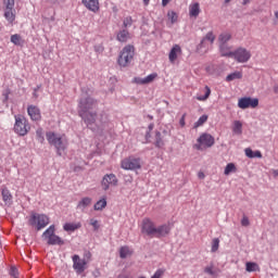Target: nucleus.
<instances>
[{
    "label": "nucleus",
    "instance_id": "obj_1",
    "mask_svg": "<svg viewBox=\"0 0 278 278\" xmlns=\"http://www.w3.org/2000/svg\"><path fill=\"white\" fill-rule=\"evenodd\" d=\"M170 224L155 226V223L149 217L143 218L141 222V233L149 238H166L170 233Z\"/></svg>",
    "mask_w": 278,
    "mask_h": 278
},
{
    "label": "nucleus",
    "instance_id": "obj_2",
    "mask_svg": "<svg viewBox=\"0 0 278 278\" xmlns=\"http://www.w3.org/2000/svg\"><path fill=\"white\" fill-rule=\"evenodd\" d=\"M46 138L52 147L56 149L58 155H62V151H66L67 142L64 135H58L54 131H48Z\"/></svg>",
    "mask_w": 278,
    "mask_h": 278
},
{
    "label": "nucleus",
    "instance_id": "obj_3",
    "mask_svg": "<svg viewBox=\"0 0 278 278\" xmlns=\"http://www.w3.org/2000/svg\"><path fill=\"white\" fill-rule=\"evenodd\" d=\"M28 225L30 227H35L37 231H40L41 229H45L47 225H49V216L45 214L31 213L28 218Z\"/></svg>",
    "mask_w": 278,
    "mask_h": 278
},
{
    "label": "nucleus",
    "instance_id": "obj_4",
    "mask_svg": "<svg viewBox=\"0 0 278 278\" xmlns=\"http://www.w3.org/2000/svg\"><path fill=\"white\" fill-rule=\"evenodd\" d=\"M135 48L131 45L125 46L119 53L117 59V64L127 67L128 64H131V60H134Z\"/></svg>",
    "mask_w": 278,
    "mask_h": 278
},
{
    "label": "nucleus",
    "instance_id": "obj_5",
    "mask_svg": "<svg viewBox=\"0 0 278 278\" xmlns=\"http://www.w3.org/2000/svg\"><path fill=\"white\" fill-rule=\"evenodd\" d=\"M31 127L29 126V122L23 115L15 116L14 131L18 136H27Z\"/></svg>",
    "mask_w": 278,
    "mask_h": 278
},
{
    "label": "nucleus",
    "instance_id": "obj_6",
    "mask_svg": "<svg viewBox=\"0 0 278 278\" xmlns=\"http://www.w3.org/2000/svg\"><path fill=\"white\" fill-rule=\"evenodd\" d=\"M14 0H3L4 18L10 25H13L14 21H16V10L14 9Z\"/></svg>",
    "mask_w": 278,
    "mask_h": 278
},
{
    "label": "nucleus",
    "instance_id": "obj_7",
    "mask_svg": "<svg viewBox=\"0 0 278 278\" xmlns=\"http://www.w3.org/2000/svg\"><path fill=\"white\" fill-rule=\"evenodd\" d=\"M197 142L198 143L194 144V149H197V151H203L205 149H210V148L214 147L215 139L210 134H202L198 138Z\"/></svg>",
    "mask_w": 278,
    "mask_h": 278
},
{
    "label": "nucleus",
    "instance_id": "obj_8",
    "mask_svg": "<svg viewBox=\"0 0 278 278\" xmlns=\"http://www.w3.org/2000/svg\"><path fill=\"white\" fill-rule=\"evenodd\" d=\"M42 238H45L46 240H48V244L50 245H62L64 244V240H62V238H60V236L55 235V226H50L43 233H42Z\"/></svg>",
    "mask_w": 278,
    "mask_h": 278
},
{
    "label": "nucleus",
    "instance_id": "obj_9",
    "mask_svg": "<svg viewBox=\"0 0 278 278\" xmlns=\"http://www.w3.org/2000/svg\"><path fill=\"white\" fill-rule=\"evenodd\" d=\"M121 167L124 170H138L142 168V165L139 157L129 156L122 160Z\"/></svg>",
    "mask_w": 278,
    "mask_h": 278
},
{
    "label": "nucleus",
    "instance_id": "obj_10",
    "mask_svg": "<svg viewBox=\"0 0 278 278\" xmlns=\"http://www.w3.org/2000/svg\"><path fill=\"white\" fill-rule=\"evenodd\" d=\"M232 58L239 64H247V62L251 60V51L247 50V48L240 47L232 52Z\"/></svg>",
    "mask_w": 278,
    "mask_h": 278
},
{
    "label": "nucleus",
    "instance_id": "obj_11",
    "mask_svg": "<svg viewBox=\"0 0 278 278\" xmlns=\"http://www.w3.org/2000/svg\"><path fill=\"white\" fill-rule=\"evenodd\" d=\"M258 105L260 99L257 98L243 97L238 100V108H240V110H249V108L255 110Z\"/></svg>",
    "mask_w": 278,
    "mask_h": 278
},
{
    "label": "nucleus",
    "instance_id": "obj_12",
    "mask_svg": "<svg viewBox=\"0 0 278 278\" xmlns=\"http://www.w3.org/2000/svg\"><path fill=\"white\" fill-rule=\"evenodd\" d=\"M118 186V178L114 174H105L101 180L102 190L108 192L110 188Z\"/></svg>",
    "mask_w": 278,
    "mask_h": 278
},
{
    "label": "nucleus",
    "instance_id": "obj_13",
    "mask_svg": "<svg viewBox=\"0 0 278 278\" xmlns=\"http://www.w3.org/2000/svg\"><path fill=\"white\" fill-rule=\"evenodd\" d=\"M73 268L77 275H81L88 268V261L86 258L79 257V255L75 254L72 256Z\"/></svg>",
    "mask_w": 278,
    "mask_h": 278
},
{
    "label": "nucleus",
    "instance_id": "obj_14",
    "mask_svg": "<svg viewBox=\"0 0 278 278\" xmlns=\"http://www.w3.org/2000/svg\"><path fill=\"white\" fill-rule=\"evenodd\" d=\"M184 55V50H181V46L174 45L168 53V60L170 64H175L177 62V59L181 58Z\"/></svg>",
    "mask_w": 278,
    "mask_h": 278
},
{
    "label": "nucleus",
    "instance_id": "obj_15",
    "mask_svg": "<svg viewBox=\"0 0 278 278\" xmlns=\"http://www.w3.org/2000/svg\"><path fill=\"white\" fill-rule=\"evenodd\" d=\"M92 108H97V101H94V99L92 98H85L81 99L79 102V112H90V110H92Z\"/></svg>",
    "mask_w": 278,
    "mask_h": 278
},
{
    "label": "nucleus",
    "instance_id": "obj_16",
    "mask_svg": "<svg viewBox=\"0 0 278 278\" xmlns=\"http://www.w3.org/2000/svg\"><path fill=\"white\" fill-rule=\"evenodd\" d=\"M27 114L31 121H42V114L40 113V109L34 104L28 105Z\"/></svg>",
    "mask_w": 278,
    "mask_h": 278
},
{
    "label": "nucleus",
    "instance_id": "obj_17",
    "mask_svg": "<svg viewBox=\"0 0 278 278\" xmlns=\"http://www.w3.org/2000/svg\"><path fill=\"white\" fill-rule=\"evenodd\" d=\"M155 79H157V73H152L144 78L135 77L134 84H138L139 86H147V84H153Z\"/></svg>",
    "mask_w": 278,
    "mask_h": 278
},
{
    "label": "nucleus",
    "instance_id": "obj_18",
    "mask_svg": "<svg viewBox=\"0 0 278 278\" xmlns=\"http://www.w3.org/2000/svg\"><path fill=\"white\" fill-rule=\"evenodd\" d=\"M214 40H216V35H214V31H208L201 40L200 42V49H203L207 47V42L212 47L214 45Z\"/></svg>",
    "mask_w": 278,
    "mask_h": 278
},
{
    "label": "nucleus",
    "instance_id": "obj_19",
    "mask_svg": "<svg viewBox=\"0 0 278 278\" xmlns=\"http://www.w3.org/2000/svg\"><path fill=\"white\" fill-rule=\"evenodd\" d=\"M83 4L87 10H90V12H94V14L100 10L99 0H83Z\"/></svg>",
    "mask_w": 278,
    "mask_h": 278
},
{
    "label": "nucleus",
    "instance_id": "obj_20",
    "mask_svg": "<svg viewBox=\"0 0 278 278\" xmlns=\"http://www.w3.org/2000/svg\"><path fill=\"white\" fill-rule=\"evenodd\" d=\"M79 114L81 118H84L87 125H92L94 124V121H97V113H91L87 111V112H79Z\"/></svg>",
    "mask_w": 278,
    "mask_h": 278
},
{
    "label": "nucleus",
    "instance_id": "obj_21",
    "mask_svg": "<svg viewBox=\"0 0 278 278\" xmlns=\"http://www.w3.org/2000/svg\"><path fill=\"white\" fill-rule=\"evenodd\" d=\"M201 14V7L199 5V2H194L193 4H190L189 7V16H193L197 18Z\"/></svg>",
    "mask_w": 278,
    "mask_h": 278
},
{
    "label": "nucleus",
    "instance_id": "obj_22",
    "mask_svg": "<svg viewBox=\"0 0 278 278\" xmlns=\"http://www.w3.org/2000/svg\"><path fill=\"white\" fill-rule=\"evenodd\" d=\"M219 53L222 58H233V51H231V48L225 43V46H219Z\"/></svg>",
    "mask_w": 278,
    "mask_h": 278
},
{
    "label": "nucleus",
    "instance_id": "obj_23",
    "mask_svg": "<svg viewBox=\"0 0 278 278\" xmlns=\"http://www.w3.org/2000/svg\"><path fill=\"white\" fill-rule=\"evenodd\" d=\"M131 255H134V251L130 250L129 247L124 245V247L119 248V257L122 260H125L127 257H131Z\"/></svg>",
    "mask_w": 278,
    "mask_h": 278
},
{
    "label": "nucleus",
    "instance_id": "obj_24",
    "mask_svg": "<svg viewBox=\"0 0 278 278\" xmlns=\"http://www.w3.org/2000/svg\"><path fill=\"white\" fill-rule=\"evenodd\" d=\"M63 229L64 231H77V229H81V223H66Z\"/></svg>",
    "mask_w": 278,
    "mask_h": 278
},
{
    "label": "nucleus",
    "instance_id": "obj_25",
    "mask_svg": "<svg viewBox=\"0 0 278 278\" xmlns=\"http://www.w3.org/2000/svg\"><path fill=\"white\" fill-rule=\"evenodd\" d=\"M11 42L15 45L16 47H23L25 45V40L23 37L18 34L11 36Z\"/></svg>",
    "mask_w": 278,
    "mask_h": 278
},
{
    "label": "nucleus",
    "instance_id": "obj_26",
    "mask_svg": "<svg viewBox=\"0 0 278 278\" xmlns=\"http://www.w3.org/2000/svg\"><path fill=\"white\" fill-rule=\"evenodd\" d=\"M116 38H117L118 42H127V40H129V38H131V36L129 35L128 30L124 29L117 34Z\"/></svg>",
    "mask_w": 278,
    "mask_h": 278
},
{
    "label": "nucleus",
    "instance_id": "obj_27",
    "mask_svg": "<svg viewBox=\"0 0 278 278\" xmlns=\"http://www.w3.org/2000/svg\"><path fill=\"white\" fill-rule=\"evenodd\" d=\"M230 40H231V34H229V33H222V34L218 36L219 46H225V45H227V42H229Z\"/></svg>",
    "mask_w": 278,
    "mask_h": 278
},
{
    "label": "nucleus",
    "instance_id": "obj_28",
    "mask_svg": "<svg viewBox=\"0 0 278 278\" xmlns=\"http://www.w3.org/2000/svg\"><path fill=\"white\" fill-rule=\"evenodd\" d=\"M105 207H108V200H105V198L99 200L93 205V210H96V212H101L102 210H105Z\"/></svg>",
    "mask_w": 278,
    "mask_h": 278
},
{
    "label": "nucleus",
    "instance_id": "obj_29",
    "mask_svg": "<svg viewBox=\"0 0 278 278\" xmlns=\"http://www.w3.org/2000/svg\"><path fill=\"white\" fill-rule=\"evenodd\" d=\"M92 203V199L90 198H83L79 202H78V210H86V207H88L90 204Z\"/></svg>",
    "mask_w": 278,
    "mask_h": 278
},
{
    "label": "nucleus",
    "instance_id": "obj_30",
    "mask_svg": "<svg viewBox=\"0 0 278 278\" xmlns=\"http://www.w3.org/2000/svg\"><path fill=\"white\" fill-rule=\"evenodd\" d=\"M210 94H212V89L208 86L204 87V96H197V101H206L210 99Z\"/></svg>",
    "mask_w": 278,
    "mask_h": 278
},
{
    "label": "nucleus",
    "instance_id": "obj_31",
    "mask_svg": "<svg viewBox=\"0 0 278 278\" xmlns=\"http://www.w3.org/2000/svg\"><path fill=\"white\" fill-rule=\"evenodd\" d=\"M245 270L248 273H257V271H260V265H257V263L248 262L245 264Z\"/></svg>",
    "mask_w": 278,
    "mask_h": 278
},
{
    "label": "nucleus",
    "instance_id": "obj_32",
    "mask_svg": "<svg viewBox=\"0 0 278 278\" xmlns=\"http://www.w3.org/2000/svg\"><path fill=\"white\" fill-rule=\"evenodd\" d=\"M232 131L237 136H241V134H242V122L235 121L233 124H232Z\"/></svg>",
    "mask_w": 278,
    "mask_h": 278
},
{
    "label": "nucleus",
    "instance_id": "obj_33",
    "mask_svg": "<svg viewBox=\"0 0 278 278\" xmlns=\"http://www.w3.org/2000/svg\"><path fill=\"white\" fill-rule=\"evenodd\" d=\"M207 115H202L194 124H193V128L198 129V127H203V125H205V123H207Z\"/></svg>",
    "mask_w": 278,
    "mask_h": 278
},
{
    "label": "nucleus",
    "instance_id": "obj_34",
    "mask_svg": "<svg viewBox=\"0 0 278 278\" xmlns=\"http://www.w3.org/2000/svg\"><path fill=\"white\" fill-rule=\"evenodd\" d=\"M238 168L236 167V164L228 163L225 167L224 175H231V173H236Z\"/></svg>",
    "mask_w": 278,
    "mask_h": 278
},
{
    "label": "nucleus",
    "instance_id": "obj_35",
    "mask_svg": "<svg viewBox=\"0 0 278 278\" xmlns=\"http://www.w3.org/2000/svg\"><path fill=\"white\" fill-rule=\"evenodd\" d=\"M235 79H242V72H233L226 77V81H233Z\"/></svg>",
    "mask_w": 278,
    "mask_h": 278
},
{
    "label": "nucleus",
    "instance_id": "obj_36",
    "mask_svg": "<svg viewBox=\"0 0 278 278\" xmlns=\"http://www.w3.org/2000/svg\"><path fill=\"white\" fill-rule=\"evenodd\" d=\"M36 138L41 144L45 143V130L42 128H38L36 130Z\"/></svg>",
    "mask_w": 278,
    "mask_h": 278
},
{
    "label": "nucleus",
    "instance_id": "obj_37",
    "mask_svg": "<svg viewBox=\"0 0 278 278\" xmlns=\"http://www.w3.org/2000/svg\"><path fill=\"white\" fill-rule=\"evenodd\" d=\"M167 18H168V21H170V23H177V18H179V16L177 15V13L175 11H168Z\"/></svg>",
    "mask_w": 278,
    "mask_h": 278
},
{
    "label": "nucleus",
    "instance_id": "obj_38",
    "mask_svg": "<svg viewBox=\"0 0 278 278\" xmlns=\"http://www.w3.org/2000/svg\"><path fill=\"white\" fill-rule=\"evenodd\" d=\"M2 199L5 203H8V201H12V193H10V190L2 189Z\"/></svg>",
    "mask_w": 278,
    "mask_h": 278
},
{
    "label": "nucleus",
    "instance_id": "obj_39",
    "mask_svg": "<svg viewBox=\"0 0 278 278\" xmlns=\"http://www.w3.org/2000/svg\"><path fill=\"white\" fill-rule=\"evenodd\" d=\"M218 247H220V240L218 238L213 239L212 241V253H216L218 251Z\"/></svg>",
    "mask_w": 278,
    "mask_h": 278
},
{
    "label": "nucleus",
    "instance_id": "obj_40",
    "mask_svg": "<svg viewBox=\"0 0 278 278\" xmlns=\"http://www.w3.org/2000/svg\"><path fill=\"white\" fill-rule=\"evenodd\" d=\"M164 273H166V269L160 268L154 273V275L151 278H162L164 277Z\"/></svg>",
    "mask_w": 278,
    "mask_h": 278
},
{
    "label": "nucleus",
    "instance_id": "obj_41",
    "mask_svg": "<svg viewBox=\"0 0 278 278\" xmlns=\"http://www.w3.org/2000/svg\"><path fill=\"white\" fill-rule=\"evenodd\" d=\"M123 25L124 27H131V25H134V20L131 16L126 17L123 22Z\"/></svg>",
    "mask_w": 278,
    "mask_h": 278
},
{
    "label": "nucleus",
    "instance_id": "obj_42",
    "mask_svg": "<svg viewBox=\"0 0 278 278\" xmlns=\"http://www.w3.org/2000/svg\"><path fill=\"white\" fill-rule=\"evenodd\" d=\"M242 227H249L251 225V222H249V217L243 216L241 219Z\"/></svg>",
    "mask_w": 278,
    "mask_h": 278
},
{
    "label": "nucleus",
    "instance_id": "obj_43",
    "mask_svg": "<svg viewBox=\"0 0 278 278\" xmlns=\"http://www.w3.org/2000/svg\"><path fill=\"white\" fill-rule=\"evenodd\" d=\"M10 276L14 278H18V269H16L15 267H11Z\"/></svg>",
    "mask_w": 278,
    "mask_h": 278
},
{
    "label": "nucleus",
    "instance_id": "obj_44",
    "mask_svg": "<svg viewBox=\"0 0 278 278\" xmlns=\"http://www.w3.org/2000/svg\"><path fill=\"white\" fill-rule=\"evenodd\" d=\"M204 273H206L207 275H216V273H214V267L213 266L205 267Z\"/></svg>",
    "mask_w": 278,
    "mask_h": 278
},
{
    "label": "nucleus",
    "instance_id": "obj_45",
    "mask_svg": "<svg viewBox=\"0 0 278 278\" xmlns=\"http://www.w3.org/2000/svg\"><path fill=\"white\" fill-rule=\"evenodd\" d=\"M90 225L93 227V229L97 231L99 229V220L97 219H90Z\"/></svg>",
    "mask_w": 278,
    "mask_h": 278
},
{
    "label": "nucleus",
    "instance_id": "obj_46",
    "mask_svg": "<svg viewBox=\"0 0 278 278\" xmlns=\"http://www.w3.org/2000/svg\"><path fill=\"white\" fill-rule=\"evenodd\" d=\"M244 151H245L247 157L253 159L254 152L251 148H247Z\"/></svg>",
    "mask_w": 278,
    "mask_h": 278
},
{
    "label": "nucleus",
    "instance_id": "obj_47",
    "mask_svg": "<svg viewBox=\"0 0 278 278\" xmlns=\"http://www.w3.org/2000/svg\"><path fill=\"white\" fill-rule=\"evenodd\" d=\"M2 97L4 101H8V99H10V89L4 90Z\"/></svg>",
    "mask_w": 278,
    "mask_h": 278
},
{
    "label": "nucleus",
    "instance_id": "obj_48",
    "mask_svg": "<svg viewBox=\"0 0 278 278\" xmlns=\"http://www.w3.org/2000/svg\"><path fill=\"white\" fill-rule=\"evenodd\" d=\"M180 127H186V113L182 114L180 121H179Z\"/></svg>",
    "mask_w": 278,
    "mask_h": 278
},
{
    "label": "nucleus",
    "instance_id": "obj_49",
    "mask_svg": "<svg viewBox=\"0 0 278 278\" xmlns=\"http://www.w3.org/2000/svg\"><path fill=\"white\" fill-rule=\"evenodd\" d=\"M85 260H86V262H87V264H88V262H90V260H92V253L87 252V253L85 254Z\"/></svg>",
    "mask_w": 278,
    "mask_h": 278
},
{
    "label": "nucleus",
    "instance_id": "obj_50",
    "mask_svg": "<svg viewBox=\"0 0 278 278\" xmlns=\"http://www.w3.org/2000/svg\"><path fill=\"white\" fill-rule=\"evenodd\" d=\"M253 157L262 159V152L261 151H254Z\"/></svg>",
    "mask_w": 278,
    "mask_h": 278
},
{
    "label": "nucleus",
    "instance_id": "obj_51",
    "mask_svg": "<svg viewBox=\"0 0 278 278\" xmlns=\"http://www.w3.org/2000/svg\"><path fill=\"white\" fill-rule=\"evenodd\" d=\"M199 179H205V174L203 172L198 173Z\"/></svg>",
    "mask_w": 278,
    "mask_h": 278
},
{
    "label": "nucleus",
    "instance_id": "obj_52",
    "mask_svg": "<svg viewBox=\"0 0 278 278\" xmlns=\"http://www.w3.org/2000/svg\"><path fill=\"white\" fill-rule=\"evenodd\" d=\"M168 3H170V0H162L163 8H166V5H168Z\"/></svg>",
    "mask_w": 278,
    "mask_h": 278
},
{
    "label": "nucleus",
    "instance_id": "obj_53",
    "mask_svg": "<svg viewBox=\"0 0 278 278\" xmlns=\"http://www.w3.org/2000/svg\"><path fill=\"white\" fill-rule=\"evenodd\" d=\"M248 3H251V0H243L242 5H248Z\"/></svg>",
    "mask_w": 278,
    "mask_h": 278
},
{
    "label": "nucleus",
    "instance_id": "obj_54",
    "mask_svg": "<svg viewBox=\"0 0 278 278\" xmlns=\"http://www.w3.org/2000/svg\"><path fill=\"white\" fill-rule=\"evenodd\" d=\"M162 144H164L162 141H156V147H161Z\"/></svg>",
    "mask_w": 278,
    "mask_h": 278
},
{
    "label": "nucleus",
    "instance_id": "obj_55",
    "mask_svg": "<svg viewBox=\"0 0 278 278\" xmlns=\"http://www.w3.org/2000/svg\"><path fill=\"white\" fill-rule=\"evenodd\" d=\"M151 0H143V3L146 4V5H149V2H150Z\"/></svg>",
    "mask_w": 278,
    "mask_h": 278
},
{
    "label": "nucleus",
    "instance_id": "obj_56",
    "mask_svg": "<svg viewBox=\"0 0 278 278\" xmlns=\"http://www.w3.org/2000/svg\"><path fill=\"white\" fill-rule=\"evenodd\" d=\"M36 92H38V88L35 89V93H34L35 97H38V96L36 94Z\"/></svg>",
    "mask_w": 278,
    "mask_h": 278
},
{
    "label": "nucleus",
    "instance_id": "obj_57",
    "mask_svg": "<svg viewBox=\"0 0 278 278\" xmlns=\"http://www.w3.org/2000/svg\"><path fill=\"white\" fill-rule=\"evenodd\" d=\"M117 278H128L127 276H119V277H117Z\"/></svg>",
    "mask_w": 278,
    "mask_h": 278
},
{
    "label": "nucleus",
    "instance_id": "obj_58",
    "mask_svg": "<svg viewBox=\"0 0 278 278\" xmlns=\"http://www.w3.org/2000/svg\"><path fill=\"white\" fill-rule=\"evenodd\" d=\"M231 0H225V3H230Z\"/></svg>",
    "mask_w": 278,
    "mask_h": 278
}]
</instances>
